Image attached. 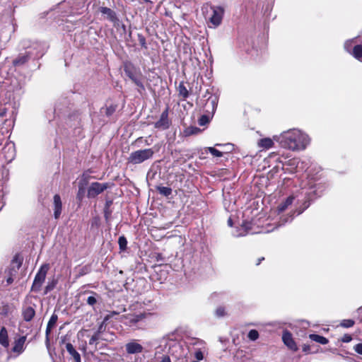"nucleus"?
Returning a JSON list of instances; mask_svg holds the SVG:
<instances>
[{
  "label": "nucleus",
  "instance_id": "obj_49",
  "mask_svg": "<svg viewBox=\"0 0 362 362\" xmlns=\"http://www.w3.org/2000/svg\"><path fill=\"white\" fill-rule=\"evenodd\" d=\"M310 349V346H307V345H304L303 347V351L304 352H308Z\"/></svg>",
  "mask_w": 362,
  "mask_h": 362
},
{
  "label": "nucleus",
  "instance_id": "obj_3",
  "mask_svg": "<svg viewBox=\"0 0 362 362\" xmlns=\"http://www.w3.org/2000/svg\"><path fill=\"white\" fill-rule=\"evenodd\" d=\"M155 151L153 148L140 149L132 152L127 158L128 163L137 165L150 160L153 157Z\"/></svg>",
  "mask_w": 362,
  "mask_h": 362
},
{
  "label": "nucleus",
  "instance_id": "obj_22",
  "mask_svg": "<svg viewBox=\"0 0 362 362\" xmlns=\"http://www.w3.org/2000/svg\"><path fill=\"white\" fill-rule=\"evenodd\" d=\"M351 54L358 60H361L362 58V45H355L353 49Z\"/></svg>",
  "mask_w": 362,
  "mask_h": 362
},
{
  "label": "nucleus",
  "instance_id": "obj_47",
  "mask_svg": "<svg viewBox=\"0 0 362 362\" xmlns=\"http://www.w3.org/2000/svg\"><path fill=\"white\" fill-rule=\"evenodd\" d=\"M290 165H296L298 166L299 163V160L298 159H292L288 161Z\"/></svg>",
  "mask_w": 362,
  "mask_h": 362
},
{
  "label": "nucleus",
  "instance_id": "obj_16",
  "mask_svg": "<svg viewBox=\"0 0 362 362\" xmlns=\"http://www.w3.org/2000/svg\"><path fill=\"white\" fill-rule=\"evenodd\" d=\"M126 351L131 354H139L142 352L143 346L136 341H132L126 344Z\"/></svg>",
  "mask_w": 362,
  "mask_h": 362
},
{
  "label": "nucleus",
  "instance_id": "obj_40",
  "mask_svg": "<svg viewBox=\"0 0 362 362\" xmlns=\"http://www.w3.org/2000/svg\"><path fill=\"white\" fill-rule=\"evenodd\" d=\"M112 201H107L105 204V216L107 218V216L110 214V213L108 211V209L112 204Z\"/></svg>",
  "mask_w": 362,
  "mask_h": 362
},
{
  "label": "nucleus",
  "instance_id": "obj_2",
  "mask_svg": "<svg viewBox=\"0 0 362 362\" xmlns=\"http://www.w3.org/2000/svg\"><path fill=\"white\" fill-rule=\"evenodd\" d=\"M124 71L129 79L138 87V92L142 93L145 91L143 75L139 69H136L131 62L124 64Z\"/></svg>",
  "mask_w": 362,
  "mask_h": 362
},
{
  "label": "nucleus",
  "instance_id": "obj_14",
  "mask_svg": "<svg viewBox=\"0 0 362 362\" xmlns=\"http://www.w3.org/2000/svg\"><path fill=\"white\" fill-rule=\"evenodd\" d=\"M26 341V337L22 336L18 339H16L14 341V345L12 349V351L14 353L21 354L24 351V344Z\"/></svg>",
  "mask_w": 362,
  "mask_h": 362
},
{
  "label": "nucleus",
  "instance_id": "obj_21",
  "mask_svg": "<svg viewBox=\"0 0 362 362\" xmlns=\"http://www.w3.org/2000/svg\"><path fill=\"white\" fill-rule=\"evenodd\" d=\"M293 199L294 197L293 196L288 197L283 203L278 206V211L279 213L284 211L290 205L292 204Z\"/></svg>",
  "mask_w": 362,
  "mask_h": 362
},
{
  "label": "nucleus",
  "instance_id": "obj_10",
  "mask_svg": "<svg viewBox=\"0 0 362 362\" xmlns=\"http://www.w3.org/2000/svg\"><path fill=\"white\" fill-rule=\"evenodd\" d=\"M100 11L103 14L106 15L107 18L112 22L115 26L119 25L120 21L117 18L116 13L113 10L107 7L102 6L100 8Z\"/></svg>",
  "mask_w": 362,
  "mask_h": 362
},
{
  "label": "nucleus",
  "instance_id": "obj_46",
  "mask_svg": "<svg viewBox=\"0 0 362 362\" xmlns=\"http://www.w3.org/2000/svg\"><path fill=\"white\" fill-rule=\"evenodd\" d=\"M159 362H171L170 356L168 355H163Z\"/></svg>",
  "mask_w": 362,
  "mask_h": 362
},
{
  "label": "nucleus",
  "instance_id": "obj_28",
  "mask_svg": "<svg viewBox=\"0 0 362 362\" xmlns=\"http://www.w3.org/2000/svg\"><path fill=\"white\" fill-rule=\"evenodd\" d=\"M90 293L93 294V296L88 297L86 303L89 305L93 306L98 302V298L99 296L95 292L91 291Z\"/></svg>",
  "mask_w": 362,
  "mask_h": 362
},
{
  "label": "nucleus",
  "instance_id": "obj_26",
  "mask_svg": "<svg viewBox=\"0 0 362 362\" xmlns=\"http://www.w3.org/2000/svg\"><path fill=\"white\" fill-rule=\"evenodd\" d=\"M90 176L86 173H83L78 181V187H82L86 189V186L88 184Z\"/></svg>",
  "mask_w": 362,
  "mask_h": 362
},
{
  "label": "nucleus",
  "instance_id": "obj_41",
  "mask_svg": "<svg viewBox=\"0 0 362 362\" xmlns=\"http://www.w3.org/2000/svg\"><path fill=\"white\" fill-rule=\"evenodd\" d=\"M138 39H139V42L140 45L142 47H146V39H145V37L141 34H139L138 35Z\"/></svg>",
  "mask_w": 362,
  "mask_h": 362
},
{
  "label": "nucleus",
  "instance_id": "obj_29",
  "mask_svg": "<svg viewBox=\"0 0 362 362\" xmlns=\"http://www.w3.org/2000/svg\"><path fill=\"white\" fill-rule=\"evenodd\" d=\"M354 41H355V38H353L351 40H348L344 42V47L345 50L350 54L352 52V49H353L352 45L354 42Z\"/></svg>",
  "mask_w": 362,
  "mask_h": 362
},
{
  "label": "nucleus",
  "instance_id": "obj_4",
  "mask_svg": "<svg viewBox=\"0 0 362 362\" xmlns=\"http://www.w3.org/2000/svg\"><path fill=\"white\" fill-rule=\"evenodd\" d=\"M153 314L151 313H128L121 317V321L127 326L129 327H137L139 323L144 322L145 320L150 318Z\"/></svg>",
  "mask_w": 362,
  "mask_h": 362
},
{
  "label": "nucleus",
  "instance_id": "obj_56",
  "mask_svg": "<svg viewBox=\"0 0 362 362\" xmlns=\"http://www.w3.org/2000/svg\"><path fill=\"white\" fill-rule=\"evenodd\" d=\"M144 2H148V0H142Z\"/></svg>",
  "mask_w": 362,
  "mask_h": 362
},
{
  "label": "nucleus",
  "instance_id": "obj_19",
  "mask_svg": "<svg viewBox=\"0 0 362 362\" xmlns=\"http://www.w3.org/2000/svg\"><path fill=\"white\" fill-rule=\"evenodd\" d=\"M0 344L5 347L8 346V333L4 327L0 330Z\"/></svg>",
  "mask_w": 362,
  "mask_h": 362
},
{
  "label": "nucleus",
  "instance_id": "obj_11",
  "mask_svg": "<svg viewBox=\"0 0 362 362\" xmlns=\"http://www.w3.org/2000/svg\"><path fill=\"white\" fill-rule=\"evenodd\" d=\"M53 210L54 218L59 219L62 210V202L59 194H55L53 197Z\"/></svg>",
  "mask_w": 362,
  "mask_h": 362
},
{
  "label": "nucleus",
  "instance_id": "obj_9",
  "mask_svg": "<svg viewBox=\"0 0 362 362\" xmlns=\"http://www.w3.org/2000/svg\"><path fill=\"white\" fill-rule=\"evenodd\" d=\"M171 124V121L168 118V107L161 113L159 119L154 123L156 129L166 130Z\"/></svg>",
  "mask_w": 362,
  "mask_h": 362
},
{
  "label": "nucleus",
  "instance_id": "obj_54",
  "mask_svg": "<svg viewBox=\"0 0 362 362\" xmlns=\"http://www.w3.org/2000/svg\"><path fill=\"white\" fill-rule=\"evenodd\" d=\"M263 259H264V257H262V258L259 259L258 262H257V263L256 264L259 265L260 264L261 261L263 260Z\"/></svg>",
  "mask_w": 362,
  "mask_h": 362
},
{
  "label": "nucleus",
  "instance_id": "obj_38",
  "mask_svg": "<svg viewBox=\"0 0 362 362\" xmlns=\"http://www.w3.org/2000/svg\"><path fill=\"white\" fill-rule=\"evenodd\" d=\"M99 339V332H95L90 339L89 344H94Z\"/></svg>",
  "mask_w": 362,
  "mask_h": 362
},
{
  "label": "nucleus",
  "instance_id": "obj_53",
  "mask_svg": "<svg viewBox=\"0 0 362 362\" xmlns=\"http://www.w3.org/2000/svg\"><path fill=\"white\" fill-rule=\"evenodd\" d=\"M12 282H13V279L11 277L8 278L7 283L9 284H11Z\"/></svg>",
  "mask_w": 362,
  "mask_h": 362
},
{
  "label": "nucleus",
  "instance_id": "obj_25",
  "mask_svg": "<svg viewBox=\"0 0 362 362\" xmlns=\"http://www.w3.org/2000/svg\"><path fill=\"white\" fill-rule=\"evenodd\" d=\"M178 91L179 95L182 96L183 99H186L189 96V92L183 82L180 83L178 86Z\"/></svg>",
  "mask_w": 362,
  "mask_h": 362
},
{
  "label": "nucleus",
  "instance_id": "obj_6",
  "mask_svg": "<svg viewBox=\"0 0 362 362\" xmlns=\"http://www.w3.org/2000/svg\"><path fill=\"white\" fill-rule=\"evenodd\" d=\"M49 269V266L47 264H44L40 267L33 281V284L32 286L33 291H39L40 290V288L43 282L45 281Z\"/></svg>",
  "mask_w": 362,
  "mask_h": 362
},
{
  "label": "nucleus",
  "instance_id": "obj_36",
  "mask_svg": "<svg viewBox=\"0 0 362 362\" xmlns=\"http://www.w3.org/2000/svg\"><path fill=\"white\" fill-rule=\"evenodd\" d=\"M58 320V316L56 315V314H52L47 325H48V327H54L56 325V322Z\"/></svg>",
  "mask_w": 362,
  "mask_h": 362
},
{
  "label": "nucleus",
  "instance_id": "obj_1",
  "mask_svg": "<svg viewBox=\"0 0 362 362\" xmlns=\"http://www.w3.org/2000/svg\"><path fill=\"white\" fill-rule=\"evenodd\" d=\"M274 139L281 147L293 151L304 150L310 143L309 136L298 129L284 132Z\"/></svg>",
  "mask_w": 362,
  "mask_h": 362
},
{
  "label": "nucleus",
  "instance_id": "obj_20",
  "mask_svg": "<svg viewBox=\"0 0 362 362\" xmlns=\"http://www.w3.org/2000/svg\"><path fill=\"white\" fill-rule=\"evenodd\" d=\"M274 145V141L270 138H264L258 141V146L260 148L269 149Z\"/></svg>",
  "mask_w": 362,
  "mask_h": 362
},
{
  "label": "nucleus",
  "instance_id": "obj_17",
  "mask_svg": "<svg viewBox=\"0 0 362 362\" xmlns=\"http://www.w3.org/2000/svg\"><path fill=\"white\" fill-rule=\"evenodd\" d=\"M30 58L29 53L19 54L16 59L13 61V64L15 66H20L25 64Z\"/></svg>",
  "mask_w": 362,
  "mask_h": 362
},
{
  "label": "nucleus",
  "instance_id": "obj_18",
  "mask_svg": "<svg viewBox=\"0 0 362 362\" xmlns=\"http://www.w3.org/2000/svg\"><path fill=\"white\" fill-rule=\"evenodd\" d=\"M66 349L69 354L73 357L75 362H81L79 353L74 348L71 343L68 342L66 344Z\"/></svg>",
  "mask_w": 362,
  "mask_h": 362
},
{
  "label": "nucleus",
  "instance_id": "obj_31",
  "mask_svg": "<svg viewBox=\"0 0 362 362\" xmlns=\"http://www.w3.org/2000/svg\"><path fill=\"white\" fill-rule=\"evenodd\" d=\"M57 283V281L54 279H53L52 281H49L47 285L45 286V294H47L49 292H50L51 291H52L54 288V287L56 286Z\"/></svg>",
  "mask_w": 362,
  "mask_h": 362
},
{
  "label": "nucleus",
  "instance_id": "obj_52",
  "mask_svg": "<svg viewBox=\"0 0 362 362\" xmlns=\"http://www.w3.org/2000/svg\"><path fill=\"white\" fill-rule=\"evenodd\" d=\"M173 335H174L173 334L166 335L165 337H163V339H170V337H173Z\"/></svg>",
  "mask_w": 362,
  "mask_h": 362
},
{
  "label": "nucleus",
  "instance_id": "obj_44",
  "mask_svg": "<svg viewBox=\"0 0 362 362\" xmlns=\"http://www.w3.org/2000/svg\"><path fill=\"white\" fill-rule=\"evenodd\" d=\"M354 350L356 353L362 355V344L361 343L357 344L354 346Z\"/></svg>",
  "mask_w": 362,
  "mask_h": 362
},
{
  "label": "nucleus",
  "instance_id": "obj_39",
  "mask_svg": "<svg viewBox=\"0 0 362 362\" xmlns=\"http://www.w3.org/2000/svg\"><path fill=\"white\" fill-rule=\"evenodd\" d=\"M52 328H53L52 327H48V325H47L46 332H45L47 345H49V334H50V332H51V330Z\"/></svg>",
  "mask_w": 362,
  "mask_h": 362
},
{
  "label": "nucleus",
  "instance_id": "obj_15",
  "mask_svg": "<svg viewBox=\"0 0 362 362\" xmlns=\"http://www.w3.org/2000/svg\"><path fill=\"white\" fill-rule=\"evenodd\" d=\"M22 315L25 321H31L35 315V308L32 306L23 307L22 309Z\"/></svg>",
  "mask_w": 362,
  "mask_h": 362
},
{
  "label": "nucleus",
  "instance_id": "obj_42",
  "mask_svg": "<svg viewBox=\"0 0 362 362\" xmlns=\"http://www.w3.org/2000/svg\"><path fill=\"white\" fill-rule=\"evenodd\" d=\"M115 111V108L112 106L107 107L105 110V114L107 116H110L113 114V112Z\"/></svg>",
  "mask_w": 362,
  "mask_h": 362
},
{
  "label": "nucleus",
  "instance_id": "obj_7",
  "mask_svg": "<svg viewBox=\"0 0 362 362\" xmlns=\"http://www.w3.org/2000/svg\"><path fill=\"white\" fill-rule=\"evenodd\" d=\"M110 187L108 182L100 183L94 182L87 189V197L89 199L95 198L98 195L103 193L105 190Z\"/></svg>",
  "mask_w": 362,
  "mask_h": 362
},
{
  "label": "nucleus",
  "instance_id": "obj_48",
  "mask_svg": "<svg viewBox=\"0 0 362 362\" xmlns=\"http://www.w3.org/2000/svg\"><path fill=\"white\" fill-rule=\"evenodd\" d=\"M292 220V217L291 216H289L288 218H281V225L282 224H284L285 223L288 222V221H291Z\"/></svg>",
  "mask_w": 362,
  "mask_h": 362
},
{
  "label": "nucleus",
  "instance_id": "obj_8",
  "mask_svg": "<svg viewBox=\"0 0 362 362\" xmlns=\"http://www.w3.org/2000/svg\"><path fill=\"white\" fill-rule=\"evenodd\" d=\"M211 8L213 13L209 18L210 23H212L214 27H217L222 22L223 16L224 14V8L221 6H211Z\"/></svg>",
  "mask_w": 362,
  "mask_h": 362
},
{
  "label": "nucleus",
  "instance_id": "obj_45",
  "mask_svg": "<svg viewBox=\"0 0 362 362\" xmlns=\"http://www.w3.org/2000/svg\"><path fill=\"white\" fill-rule=\"evenodd\" d=\"M194 356L198 361L202 360L204 358L203 353L200 350L197 351Z\"/></svg>",
  "mask_w": 362,
  "mask_h": 362
},
{
  "label": "nucleus",
  "instance_id": "obj_24",
  "mask_svg": "<svg viewBox=\"0 0 362 362\" xmlns=\"http://www.w3.org/2000/svg\"><path fill=\"white\" fill-rule=\"evenodd\" d=\"M309 337L311 340L320 343L321 344H327L329 341L327 338L316 334H311L309 335Z\"/></svg>",
  "mask_w": 362,
  "mask_h": 362
},
{
  "label": "nucleus",
  "instance_id": "obj_32",
  "mask_svg": "<svg viewBox=\"0 0 362 362\" xmlns=\"http://www.w3.org/2000/svg\"><path fill=\"white\" fill-rule=\"evenodd\" d=\"M354 325V321L353 320H343L340 325L343 327L349 328L353 327Z\"/></svg>",
  "mask_w": 362,
  "mask_h": 362
},
{
  "label": "nucleus",
  "instance_id": "obj_13",
  "mask_svg": "<svg viewBox=\"0 0 362 362\" xmlns=\"http://www.w3.org/2000/svg\"><path fill=\"white\" fill-rule=\"evenodd\" d=\"M3 153L7 162L12 161L16 156L14 145L13 144H6L3 148Z\"/></svg>",
  "mask_w": 362,
  "mask_h": 362
},
{
  "label": "nucleus",
  "instance_id": "obj_23",
  "mask_svg": "<svg viewBox=\"0 0 362 362\" xmlns=\"http://www.w3.org/2000/svg\"><path fill=\"white\" fill-rule=\"evenodd\" d=\"M201 132V129L197 127H187L184 132H183V134L185 136H192V135H194V134H197Z\"/></svg>",
  "mask_w": 362,
  "mask_h": 362
},
{
  "label": "nucleus",
  "instance_id": "obj_50",
  "mask_svg": "<svg viewBox=\"0 0 362 362\" xmlns=\"http://www.w3.org/2000/svg\"><path fill=\"white\" fill-rule=\"evenodd\" d=\"M66 336L62 337H61L60 343L64 344L66 342Z\"/></svg>",
  "mask_w": 362,
  "mask_h": 362
},
{
  "label": "nucleus",
  "instance_id": "obj_51",
  "mask_svg": "<svg viewBox=\"0 0 362 362\" xmlns=\"http://www.w3.org/2000/svg\"><path fill=\"white\" fill-rule=\"evenodd\" d=\"M228 224L229 226H233V221H232V219L230 218L228 220Z\"/></svg>",
  "mask_w": 362,
  "mask_h": 362
},
{
  "label": "nucleus",
  "instance_id": "obj_30",
  "mask_svg": "<svg viewBox=\"0 0 362 362\" xmlns=\"http://www.w3.org/2000/svg\"><path fill=\"white\" fill-rule=\"evenodd\" d=\"M119 249L122 251L125 250L127 245V240L124 236H120L118 239Z\"/></svg>",
  "mask_w": 362,
  "mask_h": 362
},
{
  "label": "nucleus",
  "instance_id": "obj_27",
  "mask_svg": "<svg viewBox=\"0 0 362 362\" xmlns=\"http://www.w3.org/2000/svg\"><path fill=\"white\" fill-rule=\"evenodd\" d=\"M157 190L165 197H169L172 194V189L168 187L159 186L157 187Z\"/></svg>",
  "mask_w": 362,
  "mask_h": 362
},
{
  "label": "nucleus",
  "instance_id": "obj_34",
  "mask_svg": "<svg viewBox=\"0 0 362 362\" xmlns=\"http://www.w3.org/2000/svg\"><path fill=\"white\" fill-rule=\"evenodd\" d=\"M208 151L211 154H212L215 157H221L223 155L222 152L216 149L214 147H209Z\"/></svg>",
  "mask_w": 362,
  "mask_h": 362
},
{
  "label": "nucleus",
  "instance_id": "obj_55",
  "mask_svg": "<svg viewBox=\"0 0 362 362\" xmlns=\"http://www.w3.org/2000/svg\"><path fill=\"white\" fill-rule=\"evenodd\" d=\"M80 274H81V275H83V274H85V272H84V271H82Z\"/></svg>",
  "mask_w": 362,
  "mask_h": 362
},
{
  "label": "nucleus",
  "instance_id": "obj_43",
  "mask_svg": "<svg viewBox=\"0 0 362 362\" xmlns=\"http://www.w3.org/2000/svg\"><path fill=\"white\" fill-rule=\"evenodd\" d=\"M352 339V337L351 335L348 334H344L342 338H341V341L344 343H348L349 341H351Z\"/></svg>",
  "mask_w": 362,
  "mask_h": 362
},
{
  "label": "nucleus",
  "instance_id": "obj_37",
  "mask_svg": "<svg viewBox=\"0 0 362 362\" xmlns=\"http://www.w3.org/2000/svg\"><path fill=\"white\" fill-rule=\"evenodd\" d=\"M225 309L223 307H218L216 310V315L218 317H223L225 315Z\"/></svg>",
  "mask_w": 362,
  "mask_h": 362
},
{
  "label": "nucleus",
  "instance_id": "obj_12",
  "mask_svg": "<svg viewBox=\"0 0 362 362\" xmlns=\"http://www.w3.org/2000/svg\"><path fill=\"white\" fill-rule=\"evenodd\" d=\"M282 340L285 345H286L291 350L296 351L298 349L297 345L293 339L292 334L288 331H284L283 332Z\"/></svg>",
  "mask_w": 362,
  "mask_h": 362
},
{
  "label": "nucleus",
  "instance_id": "obj_33",
  "mask_svg": "<svg viewBox=\"0 0 362 362\" xmlns=\"http://www.w3.org/2000/svg\"><path fill=\"white\" fill-rule=\"evenodd\" d=\"M248 338L250 339V340H252V341H255L256 339H258L259 337V333L257 330L255 329H251L249 333H248V335H247Z\"/></svg>",
  "mask_w": 362,
  "mask_h": 362
},
{
  "label": "nucleus",
  "instance_id": "obj_35",
  "mask_svg": "<svg viewBox=\"0 0 362 362\" xmlns=\"http://www.w3.org/2000/svg\"><path fill=\"white\" fill-rule=\"evenodd\" d=\"M86 189L78 187V190L76 194V199L79 201H82L85 197Z\"/></svg>",
  "mask_w": 362,
  "mask_h": 362
},
{
  "label": "nucleus",
  "instance_id": "obj_5",
  "mask_svg": "<svg viewBox=\"0 0 362 362\" xmlns=\"http://www.w3.org/2000/svg\"><path fill=\"white\" fill-rule=\"evenodd\" d=\"M217 107V100L216 97H209L205 104L204 108L206 115H202L198 124L200 126H204L209 123Z\"/></svg>",
  "mask_w": 362,
  "mask_h": 362
}]
</instances>
